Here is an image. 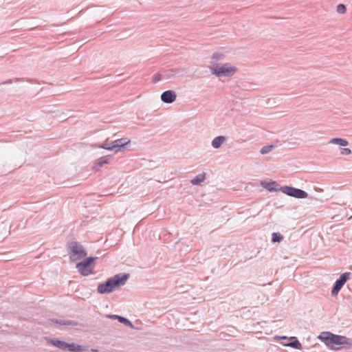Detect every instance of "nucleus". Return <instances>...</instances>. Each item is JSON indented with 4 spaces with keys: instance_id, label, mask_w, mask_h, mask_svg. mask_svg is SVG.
<instances>
[{
    "instance_id": "dca6fc26",
    "label": "nucleus",
    "mask_w": 352,
    "mask_h": 352,
    "mask_svg": "<svg viewBox=\"0 0 352 352\" xmlns=\"http://www.w3.org/2000/svg\"><path fill=\"white\" fill-rule=\"evenodd\" d=\"M206 179V173H203L201 174L197 175L195 178L191 179L190 183L192 185H199L201 182H203Z\"/></svg>"
},
{
    "instance_id": "9b49d317",
    "label": "nucleus",
    "mask_w": 352,
    "mask_h": 352,
    "mask_svg": "<svg viewBox=\"0 0 352 352\" xmlns=\"http://www.w3.org/2000/svg\"><path fill=\"white\" fill-rule=\"evenodd\" d=\"M226 138L225 136L219 135L214 138L212 141V146L214 148H219L221 147L223 143L225 142Z\"/></svg>"
},
{
    "instance_id": "4468645a",
    "label": "nucleus",
    "mask_w": 352,
    "mask_h": 352,
    "mask_svg": "<svg viewBox=\"0 0 352 352\" xmlns=\"http://www.w3.org/2000/svg\"><path fill=\"white\" fill-rule=\"evenodd\" d=\"M55 322L60 324V325H65V326H72V327H76L78 325V322L75 320H56Z\"/></svg>"
},
{
    "instance_id": "ddd939ff",
    "label": "nucleus",
    "mask_w": 352,
    "mask_h": 352,
    "mask_svg": "<svg viewBox=\"0 0 352 352\" xmlns=\"http://www.w3.org/2000/svg\"><path fill=\"white\" fill-rule=\"evenodd\" d=\"M289 339L292 340V341L287 344H283L284 346H290L297 349H301L302 344L296 337H290Z\"/></svg>"
},
{
    "instance_id": "39448f33",
    "label": "nucleus",
    "mask_w": 352,
    "mask_h": 352,
    "mask_svg": "<svg viewBox=\"0 0 352 352\" xmlns=\"http://www.w3.org/2000/svg\"><path fill=\"white\" fill-rule=\"evenodd\" d=\"M236 69L235 67L230 65V64H212L210 66L211 73L217 77L221 76H231L236 72Z\"/></svg>"
},
{
    "instance_id": "2eb2a0df",
    "label": "nucleus",
    "mask_w": 352,
    "mask_h": 352,
    "mask_svg": "<svg viewBox=\"0 0 352 352\" xmlns=\"http://www.w3.org/2000/svg\"><path fill=\"white\" fill-rule=\"evenodd\" d=\"M329 144H338L340 146H347L349 144V142L346 140L342 139L340 138H335L329 141Z\"/></svg>"
},
{
    "instance_id": "423d86ee",
    "label": "nucleus",
    "mask_w": 352,
    "mask_h": 352,
    "mask_svg": "<svg viewBox=\"0 0 352 352\" xmlns=\"http://www.w3.org/2000/svg\"><path fill=\"white\" fill-rule=\"evenodd\" d=\"M97 259L98 257H88L78 263L76 267L82 276H87L93 273L95 267L94 261Z\"/></svg>"
},
{
    "instance_id": "f8f14e48",
    "label": "nucleus",
    "mask_w": 352,
    "mask_h": 352,
    "mask_svg": "<svg viewBox=\"0 0 352 352\" xmlns=\"http://www.w3.org/2000/svg\"><path fill=\"white\" fill-rule=\"evenodd\" d=\"M261 185L262 187H263L264 188L267 189V190H269L270 192L277 190V189H276L277 184L276 182H267L265 181H262L261 182Z\"/></svg>"
},
{
    "instance_id": "a211bd4d",
    "label": "nucleus",
    "mask_w": 352,
    "mask_h": 352,
    "mask_svg": "<svg viewBox=\"0 0 352 352\" xmlns=\"http://www.w3.org/2000/svg\"><path fill=\"white\" fill-rule=\"evenodd\" d=\"M274 147V146L272 144L265 146L261 148L260 152L262 155H265L267 153H269Z\"/></svg>"
},
{
    "instance_id": "9d476101",
    "label": "nucleus",
    "mask_w": 352,
    "mask_h": 352,
    "mask_svg": "<svg viewBox=\"0 0 352 352\" xmlns=\"http://www.w3.org/2000/svg\"><path fill=\"white\" fill-rule=\"evenodd\" d=\"M177 98L175 92L173 90H167L164 91L161 95V100L165 103H172Z\"/></svg>"
},
{
    "instance_id": "20e7f679",
    "label": "nucleus",
    "mask_w": 352,
    "mask_h": 352,
    "mask_svg": "<svg viewBox=\"0 0 352 352\" xmlns=\"http://www.w3.org/2000/svg\"><path fill=\"white\" fill-rule=\"evenodd\" d=\"M46 340H47V342L52 346L64 351H69L71 352H82L84 350L82 346L76 343H67L58 339L47 338Z\"/></svg>"
},
{
    "instance_id": "7ed1b4c3",
    "label": "nucleus",
    "mask_w": 352,
    "mask_h": 352,
    "mask_svg": "<svg viewBox=\"0 0 352 352\" xmlns=\"http://www.w3.org/2000/svg\"><path fill=\"white\" fill-rule=\"evenodd\" d=\"M69 260L72 262L80 260L86 257L87 253L85 248L77 241H70L67 245Z\"/></svg>"
},
{
    "instance_id": "f257e3e1",
    "label": "nucleus",
    "mask_w": 352,
    "mask_h": 352,
    "mask_svg": "<svg viewBox=\"0 0 352 352\" xmlns=\"http://www.w3.org/2000/svg\"><path fill=\"white\" fill-rule=\"evenodd\" d=\"M318 339L331 349L338 350L341 348L338 346H342L346 349H352V340L346 336L336 335L329 331H324L318 336Z\"/></svg>"
},
{
    "instance_id": "0eeeda50",
    "label": "nucleus",
    "mask_w": 352,
    "mask_h": 352,
    "mask_svg": "<svg viewBox=\"0 0 352 352\" xmlns=\"http://www.w3.org/2000/svg\"><path fill=\"white\" fill-rule=\"evenodd\" d=\"M130 142V140L127 138H120L112 141L109 143L105 142L98 147L102 148L108 151H113L115 153L121 151L124 146Z\"/></svg>"
},
{
    "instance_id": "412c9836",
    "label": "nucleus",
    "mask_w": 352,
    "mask_h": 352,
    "mask_svg": "<svg viewBox=\"0 0 352 352\" xmlns=\"http://www.w3.org/2000/svg\"><path fill=\"white\" fill-rule=\"evenodd\" d=\"M108 162H109L108 159L103 157H100L98 160L97 164L98 166H102L104 164H108Z\"/></svg>"
},
{
    "instance_id": "f03ea898",
    "label": "nucleus",
    "mask_w": 352,
    "mask_h": 352,
    "mask_svg": "<svg viewBox=\"0 0 352 352\" xmlns=\"http://www.w3.org/2000/svg\"><path fill=\"white\" fill-rule=\"evenodd\" d=\"M129 275L125 273H120L107 279L103 283L98 285L97 292L99 294H109L116 289L124 285L128 280Z\"/></svg>"
},
{
    "instance_id": "f3484780",
    "label": "nucleus",
    "mask_w": 352,
    "mask_h": 352,
    "mask_svg": "<svg viewBox=\"0 0 352 352\" xmlns=\"http://www.w3.org/2000/svg\"><path fill=\"white\" fill-rule=\"evenodd\" d=\"M283 239V235L278 232H273L272 234V241L274 243H279Z\"/></svg>"
},
{
    "instance_id": "4be33fe9",
    "label": "nucleus",
    "mask_w": 352,
    "mask_h": 352,
    "mask_svg": "<svg viewBox=\"0 0 352 352\" xmlns=\"http://www.w3.org/2000/svg\"><path fill=\"white\" fill-rule=\"evenodd\" d=\"M341 153L342 155H349L351 153V150L350 148H344L342 149Z\"/></svg>"
},
{
    "instance_id": "6e6552de",
    "label": "nucleus",
    "mask_w": 352,
    "mask_h": 352,
    "mask_svg": "<svg viewBox=\"0 0 352 352\" xmlns=\"http://www.w3.org/2000/svg\"><path fill=\"white\" fill-rule=\"evenodd\" d=\"M280 190L283 193H285L289 196L294 197L298 198V199L307 198L308 197V194L305 191H304L301 189L291 187V186H285L281 187Z\"/></svg>"
},
{
    "instance_id": "5701e85b",
    "label": "nucleus",
    "mask_w": 352,
    "mask_h": 352,
    "mask_svg": "<svg viewBox=\"0 0 352 352\" xmlns=\"http://www.w3.org/2000/svg\"><path fill=\"white\" fill-rule=\"evenodd\" d=\"M161 80V75L160 74H156L153 78V82H156Z\"/></svg>"
},
{
    "instance_id": "1a4fd4ad",
    "label": "nucleus",
    "mask_w": 352,
    "mask_h": 352,
    "mask_svg": "<svg viewBox=\"0 0 352 352\" xmlns=\"http://www.w3.org/2000/svg\"><path fill=\"white\" fill-rule=\"evenodd\" d=\"M351 276L350 272H345L341 274L340 278L336 281L334 286L331 290V295L336 296L338 292L340 291L343 285L346 283V282L349 280Z\"/></svg>"
},
{
    "instance_id": "6ab92c4d",
    "label": "nucleus",
    "mask_w": 352,
    "mask_h": 352,
    "mask_svg": "<svg viewBox=\"0 0 352 352\" xmlns=\"http://www.w3.org/2000/svg\"><path fill=\"white\" fill-rule=\"evenodd\" d=\"M118 321L120 322V323H122L124 324V325L127 326V327H129L131 328H133V324L131 323V321H129L127 318H124L122 316H120L119 318V320Z\"/></svg>"
},
{
    "instance_id": "393cba45",
    "label": "nucleus",
    "mask_w": 352,
    "mask_h": 352,
    "mask_svg": "<svg viewBox=\"0 0 352 352\" xmlns=\"http://www.w3.org/2000/svg\"><path fill=\"white\" fill-rule=\"evenodd\" d=\"M12 82H13V80L12 79H10V80L3 82L1 84H11V83H12Z\"/></svg>"
},
{
    "instance_id": "aec40b11",
    "label": "nucleus",
    "mask_w": 352,
    "mask_h": 352,
    "mask_svg": "<svg viewBox=\"0 0 352 352\" xmlns=\"http://www.w3.org/2000/svg\"><path fill=\"white\" fill-rule=\"evenodd\" d=\"M337 12L340 14H344L346 12V8L344 4H339L337 6Z\"/></svg>"
},
{
    "instance_id": "a878e982",
    "label": "nucleus",
    "mask_w": 352,
    "mask_h": 352,
    "mask_svg": "<svg viewBox=\"0 0 352 352\" xmlns=\"http://www.w3.org/2000/svg\"><path fill=\"white\" fill-rule=\"evenodd\" d=\"M278 339L281 340H287L288 338L287 336L278 337Z\"/></svg>"
},
{
    "instance_id": "b1692460",
    "label": "nucleus",
    "mask_w": 352,
    "mask_h": 352,
    "mask_svg": "<svg viewBox=\"0 0 352 352\" xmlns=\"http://www.w3.org/2000/svg\"><path fill=\"white\" fill-rule=\"evenodd\" d=\"M120 316H118V315H113V314H109V315H107V318H111V319H116V320H119V318H120Z\"/></svg>"
}]
</instances>
